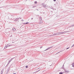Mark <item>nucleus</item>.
Listing matches in <instances>:
<instances>
[{
    "mask_svg": "<svg viewBox=\"0 0 74 74\" xmlns=\"http://www.w3.org/2000/svg\"><path fill=\"white\" fill-rule=\"evenodd\" d=\"M54 1H56V0H53Z\"/></svg>",
    "mask_w": 74,
    "mask_h": 74,
    "instance_id": "obj_11",
    "label": "nucleus"
},
{
    "mask_svg": "<svg viewBox=\"0 0 74 74\" xmlns=\"http://www.w3.org/2000/svg\"><path fill=\"white\" fill-rule=\"evenodd\" d=\"M69 49V47H68V48H66V49Z\"/></svg>",
    "mask_w": 74,
    "mask_h": 74,
    "instance_id": "obj_12",
    "label": "nucleus"
},
{
    "mask_svg": "<svg viewBox=\"0 0 74 74\" xmlns=\"http://www.w3.org/2000/svg\"><path fill=\"white\" fill-rule=\"evenodd\" d=\"M8 47V46H6L5 47L4 49H6V48H7Z\"/></svg>",
    "mask_w": 74,
    "mask_h": 74,
    "instance_id": "obj_4",
    "label": "nucleus"
},
{
    "mask_svg": "<svg viewBox=\"0 0 74 74\" xmlns=\"http://www.w3.org/2000/svg\"><path fill=\"white\" fill-rule=\"evenodd\" d=\"M13 74H16V73H13Z\"/></svg>",
    "mask_w": 74,
    "mask_h": 74,
    "instance_id": "obj_13",
    "label": "nucleus"
},
{
    "mask_svg": "<svg viewBox=\"0 0 74 74\" xmlns=\"http://www.w3.org/2000/svg\"><path fill=\"white\" fill-rule=\"evenodd\" d=\"M74 46V44L71 47H73Z\"/></svg>",
    "mask_w": 74,
    "mask_h": 74,
    "instance_id": "obj_8",
    "label": "nucleus"
},
{
    "mask_svg": "<svg viewBox=\"0 0 74 74\" xmlns=\"http://www.w3.org/2000/svg\"><path fill=\"white\" fill-rule=\"evenodd\" d=\"M52 48V47H50L48 48L47 49V50H48V49H50V48Z\"/></svg>",
    "mask_w": 74,
    "mask_h": 74,
    "instance_id": "obj_2",
    "label": "nucleus"
},
{
    "mask_svg": "<svg viewBox=\"0 0 74 74\" xmlns=\"http://www.w3.org/2000/svg\"><path fill=\"white\" fill-rule=\"evenodd\" d=\"M63 33H64V32H58V33H56V35H59V34H63Z\"/></svg>",
    "mask_w": 74,
    "mask_h": 74,
    "instance_id": "obj_1",
    "label": "nucleus"
},
{
    "mask_svg": "<svg viewBox=\"0 0 74 74\" xmlns=\"http://www.w3.org/2000/svg\"><path fill=\"white\" fill-rule=\"evenodd\" d=\"M72 66L73 67H74V63H73L72 64Z\"/></svg>",
    "mask_w": 74,
    "mask_h": 74,
    "instance_id": "obj_3",
    "label": "nucleus"
},
{
    "mask_svg": "<svg viewBox=\"0 0 74 74\" xmlns=\"http://www.w3.org/2000/svg\"><path fill=\"white\" fill-rule=\"evenodd\" d=\"M28 23H25V24H28Z\"/></svg>",
    "mask_w": 74,
    "mask_h": 74,
    "instance_id": "obj_10",
    "label": "nucleus"
},
{
    "mask_svg": "<svg viewBox=\"0 0 74 74\" xmlns=\"http://www.w3.org/2000/svg\"><path fill=\"white\" fill-rule=\"evenodd\" d=\"M15 30V28H13V30Z\"/></svg>",
    "mask_w": 74,
    "mask_h": 74,
    "instance_id": "obj_7",
    "label": "nucleus"
},
{
    "mask_svg": "<svg viewBox=\"0 0 74 74\" xmlns=\"http://www.w3.org/2000/svg\"><path fill=\"white\" fill-rule=\"evenodd\" d=\"M26 68H28V66H26Z\"/></svg>",
    "mask_w": 74,
    "mask_h": 74,
    "instance_id": "obj_6",
    "label": "nucleus"
},
{
    "mask_svg": "<svg viewBox=\"0 0 74 74\" xmlns=\"http://www.w3.org/2000/svg\"><path fill=\"white\" fill-rule=\"evenodd\" d=\"M60 74H63V73L62 72H60L59 73Z\"/></svg>",
    "mask_w": 74,
    "mask_h": 74,
    "instance_id": "obj_5",
    "label": "nucleus"
},
{
    "mask_svg": "<svg viewBox=\"0 0 74 74\" xmlns=\"http://www.w3.org/2000/svg\"><path fill=\"white\" fill-rule=\"evenodd\" d=\"M68 72H69L68 71Z\"/></svg>",
    "mask_w": 74,
    "mask_h": 74,
    "instance_id": "obj_14",
    "label": "nucleus"
},
{
    "mask_svg": "<svg viewBox=\"0 0 74 74\" xmlns=\"http://www.w3.org/2000/svg\"><path fill=\"white\" fill-rule=\"evenodd\" d=\"M35 4H37V2L36 1H35Z\"/></svg>",
    "mask_w": 74,
    "mask_h": 74,
    "instance_id": "obj_9",
    "label": "nucleus"
}]
</instances>
